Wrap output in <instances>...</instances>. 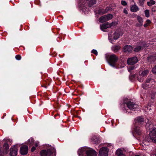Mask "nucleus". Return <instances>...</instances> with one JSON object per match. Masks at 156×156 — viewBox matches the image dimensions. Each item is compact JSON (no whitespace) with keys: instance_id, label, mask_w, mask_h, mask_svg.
<instances>
[{"instance_id":"f257e3e1","label":"nucleus","mask_w":156,"mask_h":156,"mask_svg":"<svg viewBox=\"0 0 156 156\" xmlns=\"http://www.w3.org/2000/svg\"><path fill=\"white\" fill-rule=\"evenodd\" d=\"M106 59L109 61V65L113 67L116 68H120L124 66V63H119L117 62L118 57L114 54L106 55Z\"/></svg>"},{"instance_id":"f03ea898","label":"nucleus","mask_w":156,"mask_h":156,"mask_svg":"<svg viewBox=\"0 0 156 156\" xmlns=\"http://www.w3.org/2000/svg\"><path fill=\"white\" fill-rule=\"evenodd\" d=\"M96 0H79L78 5L81 9L84 11L85 8L89 6L91 7L96 3Z\"/></svg>"},{"instance_id":"7ed1b4c3","label":"nucleus","mask_w":156,"mask_h":156,"mask_svg":"<svg viewBox=\"0 0 156 156\" xmlns=\"http://www.w3.org/2000/svg\"><path fill=\"white\" fill-rule=\"evenodd\" d=\"M55 152L54 148H50L48 149L47 151L45 150H43L40 152L41 156H47L51 155L54 152Z\"/></svg>"},{"instance_id":"20e7f679","label":"nucleus","mask_w":156,"mask_h":156,"mask_svg":"<svg viewBox=\"0 0 156 156\" xmlns=\"http://www.w3.org/2000/svg\"><path fill=\"white\" fill-rule=\"evenodd\" d=\"M149 136L153 142H156V128H154L150 131Z\"/></svg>"},{"instance_id":"39448f33","label":"nucleus","mask_w":156,"mask_h":156,"mask_svg":"<svg viewBox=\"0 0 156 156\" xmlns=\"http://www.w3.org/2000/svg\"><path fill=\"white\" fill-rule=\"evenodd\" d=\"M108 149L107 147H104L101 148L99 152V156H108Z\"/></svg>"},{"instance_id":"423d86ee","label":"nucleus","mask_w":156,"mask_h":156,"mask_svg":"<svg viewBox=\"0 0 156 156\" xmlns=\"http://www.w3.org/2000/svg\"><path fill=\"white\" fill-rule=\"evenodd\" d=\"M114 22L111 23H109L108 22L103 23L102 25H101L100 26L101 29L103 31H105V29L111 27L114 24Z\"/></svg>"},{"instance_id":"0eeeda50","label":"nucleus","mask_w":156,"mask_h":156,"mask_svg":"<svg viewBox=\"0 0 156 156\" xmlns=\"http://www.w3.org/2000/svg\"><path fill=\"white\" fill-rule=\"evenodd\" d=\"M138 62V59L136 57L129 58L127 60V63L129 65H133Z\"/></svg>"},{"instance_id":"6e6552de","label":"nucleus","mask_w":156,"mask_h":156,"mask_svg":"<svg viewBox=\"0 0 156 156\" xmlns=\"http://www.w3.org/2000/svg\"><path fill=\"white\" fill-rule=\"evenodd\" d=\"M10 155L11 156H16L17 154L18 149L17 145L13 146L10 149Z\"/></svg>"},{"instance_id":"1a4fd4ad","label":"nucleus","mask_w":156,"mask_h":156,"mask_svg":"<svg viewBox=\"0 0 156 156\" xmlns=\"http://www.w3.org/2000/svg\"><path fill=\"white\" fill-rule=\"evenodd\" d=\"M27 144L29 146H31L33 145H34L36 147H37L39 144V142L38 141H36L34 142L33 138L31 137L27 141Z\"/></svg>"},{"instance_id":"9d476101","label":"nucleus","mask_w":156,"mask_h":156,"mask_svg":"<svg viewBox=\"0 0 156 156\" xmlns=\"http://www.w3.org/2000/svg\"><path fill=\"white\" fill-rule=\"evenodd\" d=\"M86 153L87 156H97V155L96 151L91 149L87 150Z\"/></svg>"},{"instance_id":"9b49d317","label":"nucleus","mask_w":156,"mask_h":156,"mask_svg":"<svg viewBox=\"0 0 156 156\" xmlns=\"http://www.w3.org/2000/svg\"><path fill=\"white\" fill-rule=\"evenodd\" d=\"M128 108L130 109H133L137 107L138 106L136 104H135L133 102L131 101H129L127 103H125Z\"/></svg>"},{"instance_id":"f8f14e48","label":"nucleus","mask_w":156,"mask_h":156,"mask_svg":"<svg viewBox=\"0 0 156 156\" xmlns=\"http://www.w3.org/2000/svg\"><path fill=\"white\" fill-rule=\"evenodd\" d=\"M153 82L154 80H153L150 79H147L145 81V83L142 84V87L144 89H146L147 87H149L150 84Z\"/></svg>"},{"instance_id":"ddd939ff","label":"nucleus","mask_w":156,"mask_h":156,"mask_svg":"<svg viewBox=\"0 0 156 156\" xmlns=\"http://www.w3.org/2000/svg\"><path fill=\"white\" fill-rule=\"evenodd\" d=\"M28 151V147L26 145H24L21 147L20 150V152L21 154L25 155L27 154Z\"/></svg>"},{"instance_id":"4468645a","label":"nucleus","mask_w":156,"mask_h":156,"mask_svg":"<svg viewBox=\"0 0 156 156\" xmlns=\"http://www.w3.org/2000/svg\"><path fill=\"white\" fill-rule=\"evenodd\" d=\"M87 148L85 147H82L80 148L78 151V153L79 156H84L85 154V152L87 151Z\"/></svg>"},{"instance_id":"2eb2a0df","label":"nucleus","mask_w":156,"mask_h":156,"mask_svg":"<svg viewBox=\"0 0 156 156\" xmlns=\"http://www.w3.org/2000/svg\"><path fill=\"white\" fill-rule=\"evenodd\" d=\"M146 123V128L149 130L151 129L153 127V125L150 121L148 119H147L145 121Z\"/></svg>"},{"instance_id":"dca6fc26","label":"nucleus","mask_w":156,"mask_h":156,"mask_svg":"<svg viewBox=\"0 0 156 156\" xmlns=\"http://www.w3.org/2000/svg\"><path fill=\"white\" fill-rule=\"evenodd\" d=\"M140 9L139 7L137 6L136 4L134 5H131L130 7V10L132 12H136L139 10Z\"/></svg>"},{"instance_id":"f3484780","label":"nucleus","mask_w":156,"mask_h":156,"mask_svg":"<svg viewBox=\"0 0 156 156\" xmlns=\"http://www.w3.org/2000/svg\"><path fill=\"white\" fill-rule=\"evenodd\" d=\"M108 40L112 44L115 42V39H114V36L112 33H110L108 34Z\"/></svg>"},{"instance_id":"a211bd4d","label":"nucleus","mask_w":156,"mask_h":156,"mask_svg":"<svg viewBox=\"0 0 156 156\" xmlns=\"http://www.w3.org/2000/svg\"><path fill=\"white\" fill-rule=\"evenodd\" d=\"M133 48L130 45H126L123 48V51L125 52H130L132 51Z\"/></svg>"},{"instance_id":"6ab92c4d","label":"nucleus","mask_w":156,"mask_h":156,"mask_svg":"<svg viewBox=\"0 0 156 156\" xmlns=\"http://www.w3.org/2000/svg\"><path fill=\"white\" fill-rule=\"evenodd\" d=\"M134 131L135 133L138 135H140L141 134V129L139 127H136Z\"/></svg>"},{"instance_id":"aec40b11","label":"nucleus","mask_w":156,"mask_h":156,"mask_svg":"<svg viewBox=\"0 0 156 156\" xmlns=\"http://www.w3.org/2000/svg\"><path fill=\"white\" fill-rule=\"evenodd\" d=\"M112 49L114 52H116L120 49V47L119 45H114L112 47Z\"/></svg>"},{"instance_id":"412c9836","label":"nucleus","mask_w":156,"mask_h":156,"mask_svg":"<svg viewBox=\"0 0 156 156\" xmlns=\"http://www.w3.org/2000/svg\"><path fill=\"white\" fill-rule=\"evenodd\" d=\"M137 20L139 23V26H141L143 25V20L141 17L139 16H137Z\"/></svg>"},{"instance_id":"4be33fe9","label":"nucleus","mask_w":156,"mask_h":156,"mask_svg":"<svg viewBox=\"0 0 156 156\" xmlns=\"http://www.w3.org/2000/svg\"><path fill=\"white\" fill-rule=\"evenodd\" d=\"M145 77L143 75L140 74L138 76L137 79L139 82H142L143 81Z\"/></svg>"},{"instance_id":"5701e85b","label":"nucleus","mask_w":156,"mask_h":156,"mask_svg":"<svg viewBox=\"0 0 156 156\" xmlns=\"http://www.w3.org/2000/svg\"><path fill=\"white\" fill-rule=\"evenodd\" d=\"M113 35L114 36V39H115V40H117L119 37L120 34L118 32H115Z\"/></svg>"},{"instance_id":"b1692460","label":"nucleus","mask_w":156,"mask_h":156,"mask_svg":"<svg viewBox=\"0 0 156 156\" xmlns=\"http://www.w3.org/2000/svg\"><path fill=\"white\" fill-rule=\"evenodd\" d=\"M105 15L102 16L100 17L99 19V21L101 23H103L107 21Z\"/></svg>"},{"instance_id":"393cba45","label":"nucleus","mask_w":156,"mask_h":156,"mask_svg":"<svg viewBox=\"0 0 156 156\" xmlns=\"http://www.w3.org/2000/svg\"><path fill=\"white\" fill-rule=\"evenodd\" d=\"M156 59V56H151L148 57L147 58L148 61L149 62L153 61L154 60Z\"/></svg>"},{"instance_id":"a878e982","label":"nucleus","mask_w":156,"mask_h":156,"mask_svg":"<svg viewBox=\"0 0 156 156\" xmlns=\"http://www.w3.org/2000/svg\"><path fill=\"white\" fill-rule=\"evenodd\" d=\"M116 154L118 156H119L123 154V151L120 149H118L117 150Z\"/></svg>"},{"instance_id":"bb28decb","label":"nucleus","mask_w":156,"mask_h":156,"mask_svg":"<svg viewBox=\"0 0 156 156\" xmlns=\"http://www.w3.org/2000/svg\"><path fill=\"white\" fill-rule=\"evenodd\" d=\"M155 3V2L153 0H150L149 2H147V5L149 6H151L154 5Z\"/></svg>"},{"instance_id":"cd10ccee","label":"nucleus","mask_w":156,"mask_h":156,"mask_svg":"<svg viewBox=\"0 0 156 156\" xmlns=\"http://www.w3.org/2000/svg\"><path fill=\"white\" fill-rule=\"evenodd\" d=\"M149 71L148 70H145L143 71L141 74L143 75L144 76L146 77L147 74L148 73Z\"/></svg>"},{"instance_id":"c85d7f7f","label":"nucleus","mask_w":156,"mask_h":156,"mask_svg":"<svg viewBox=\"0 0 156 156\" xmlns=\"http://www.w3.org/2000/svg\"><path fill=\"white\" fill-rule=\"evenodd\" d=\"M105 16L107 21L112 19L113 17V15L111 14L105 15Z\"/></svg>"},{"instance_id":"c756f323","label":"nucleus","mask_w":156,"mask_h":156,"mask_svg":"<svg viewBox=\"0 0 156 156\" xmlns=\"http://www.w3.org/2000/svg\"><path fill=\"white\" fill-rule=\"evenodd\" d=\"M144 121V119L142 117H139L137 118L136 121L138 122H141Z\"/></svg>"},{"instance_id":"7c9ffc66","label":"nucleus","mask_w":156,"mask_h":156,"mask_svg":"<svg viewBox=\"0 0 156 156\" xmlns=\"http://www.w3.org/2000/svg\"><path fill=\"white\" fill-rule=\"evenodd\" d=\"M151 106L148 105L147 107H145L144 108V110L146 112H148L151 109Z\"/></svg>"},{"instance_id":"2f4dec72","label":"nucleus","mask_w":156,"mask_h":156,"mask_svg":"<svg viewBox=\"0 0 156 156\" xmlns=\"http://www.w3.org/2000/svg\"><path fill=\"white\" fill-rule=\"evenodd\" d=\"M141 48L142 47L141 46H139L136 47L134 51L135 52H138L141 49Z\"/></svg>"},{"instance_id":"473e14b6","label":"nucleus","mask_w":156,"mask_h":156,"mask_svg":"<svg viewBox=\"0 0 156 156\" xmlns=\"http://www.w3.org/2000/svg\"><path fill=\"white\" fill-rule=\"evenodd\" d=\"M145 16L147 17H148L150 16L149 11L147 9L144 11Z\"/></svg>"},{"instance_id":"72a5a7b5","label":"nucleus","mask_w":156,"mask_h":156,"mask_svg":"<svg viewBox=\"0 0 156 156\" xmlns=\"http://www.w3.org/2000/svg\"><path fill=\"white\" fill-rule=\"evenodd\" d=\"M148 142L145 141V142L142 144V145L143 147L144 146L146 147V148H147L148 147Z\"/></svg>"},{"instance_id":"f704fd0d","label":"nucleus","mask_w":156,"mask_h":156,"mask_svg":"<svg viewBox=\"0 0 156 156\" xmlns=\"http://www.w3.org/2000/svg\"><path fill=\"white\" fill-rule=\"evenodd\" d=\"M151 22L150 20H146V23L144 24V26L145 27H147L151 23Z\"/></svg>"},{"instance_id":"c9c22d12","label":"nucleus","mask_w":156,"mask_h":156,"mask_svg":"<svg viewBox=\"0 0 156 156\" xmlns=\"http://www.w3.org/2000/svg\"><path fill=\"white\" fill-rule=\"evenodd\" d=\"M4 147L5 148L6 151L8 150L9 149L8 144L7 143H5L4 144Z\"/></svg>"},{"instance_id":"e433bc0d","label":"nucleus","mask_w":156,"mask_h":156,"mask_svg":"<svg viewBox=\"0 0 156 156\" xmlns=\"http://www.w3.org/2000/svg\"><path fill=\"white\" fill-rule=\"evenodd\" d=\"M91 53L94 54L96 55H98V52L95 49H93L91 51Z\"/></svg>"},{"instance_id":"4c0bfd02","label":"nucleus","mask_w":156,"mask_h":156,"mask_svg":"<svg viewBox=\"0 0 156 156\" xmlns=\"http://www.w3.org/2000/svg\"><path fill=\"white\" fill-rule=\"evenodd\" d=\"M121 3L122 5L124 6H126L127 5V3L125 1L122 0L121 2Z\"/></svg>"},{"instance_id":"58836bf2","label":"nucleus","mask_w":156,"mask_h":156,"mask_svg":"<svg viewBox=\"0 0 156 156\" xmlns=\"http://www.w3.org/2000/svg\"><path fill=\"white\" fill-rule=\"evenodd\" d=\"M110 9V8L109 7H107L106 8V9H105V11H104V12L103 13H104L105 12H107L108 11H109Z\"/></svg>"},{"instance_id":"ea45409f","label":"nucleus","mask_w":156,"mask_h":156,"mask_svg":"<svg viewBox=\"0 0 156 156\" xmlns=\"http://www.w3.org/2000/svg\"><path fill=\"white\" fill-rule=\"evenodd\" d=\"M152 71L154 73L156 74V65L152 69Z\"/></svg>"},{"instance_id":"a19ab883","label":"nucleus","mask_w":156,"mask_h":156,"mask_svg":"<svg viewBox=\"0 0 156 156\" xmlns=\"http://www.w3.org/2000/svg\"><path fill=\"white\" fill-rule=\"evenodd\" d=\"M15 58L17 60H20L21 59V57L20 55H17L16 56Z\"/></svg>"},{"instance_id":"79ce46f5","label":"nucleus","mask_w":156,"mask_h":156,"mask_svg":"<svg viewBox=\"0 0 156 156\" xmlns=\"http://www.w3.org/2000/svg\"><path fill=\"white\" fill-rule=\"evenodd\" d=\"M145 0H139V2L141 5H142L144 4V2Z\"/></svg>"},{"instance_id":"37998d69","label":"nucleus","mask_w":156,"mask_h":156,"mask_svg":"<svg viewBox=\"0 0 156 156\" xmlns=\"http://www.w3.org/2000/svg\"><path fill=\"white\" fill-rule=\"evenodd\" d=\"M134 69V67L133 66H131L130 67L128 68V70L130 71L131 70H133Z\"/></svg>"},{"instance_id":"c03bdc74","label":"nucleus","mask_w":156,"mask_h":156,"mask_svg":"<svg viewBox=\"0 0 156 156\" xmlns=\"http://www.w3.org/2000/svg\"><path fill=\"white\" fill-rule=\"evenodd\" d=\"M4 152L1 151V150L0 149V156H4Z\"/></svg>"},{"instance_id":"a18cd8bd","label":"nucleus","mask_w":156,"mask_h":156,"mask_svg":"<svg viewBox=\"0 0 156 156\" xmlns=\"http://www.w3.org/2000/svg\"><path fill=\"white\" fill-rule=\"evenodd\" d=\"M123 12L124 13H125L126 14H128V12L127 10L126 9H124L123 10Z\"/></svg>"},{"instance_id":"49530a36","label":"nucleus","mask_w":156,"mask_h":156,"mask_svg":"<svg viewBox=\"0 0 156 156\" xmlns=\"http://www.w3.org/2000/svg\"><path fill=\"white\" fill-rule=\"evenodd\" d=\"M36 149V148L35 147H33L32 148H31V151L32 152H33Z\"/></svg>"},{"instance_id":"de8ad7c7","label":"nucleus","mask_w":156,"mask_h":156,"mask_svg":"<svg viewBox=\"0 0 156 156\" xmlns=\"http://www.w3.org/2000/svg\"><path fill=\"white\" fill-rule=\"evenodd\" d=\"M135 156H140L139 155H136Z\"/></svg>"},{"instance_id":"09e8293b","label":"nucleus","mask_w":156,"mask_h":156,"mask_svg":"<svg viewBox=\"0 0 156 156\" xmlns=\"http://www.w3.org/2000/svg\"><path fill=\"white\" fill-rule=\"evenodd\" d=\"M135 76L134 75H133V77H134Z\"/></svg>"},{"instance_id":"8fccbe9b","label":"nucleus","mask_w":156,"mask_h":156,"mask_svg":"<svg viewBox=\"0 0 156 156\" xmlns=\"http://www.w3.org/2000/svg\"><path fill=\"white\" fill-rule=\"evenodd\" d=\"M143 149L144 150H145V149L143 148Z\"/></svg>"},{"instance_id":"3c124183","label":"nucleus","mask_w":156,"mask_h":156,"mask_svg":"<svg viewBox=\"0 0 156 156\" xmlns=\"http://www.w3.org/2000/svg\"><path fill=\"white\" fill-rule=\"evenodd\" d=\"M155 156H156V154L155 155Z\"/></svg>"}]
</instances>
